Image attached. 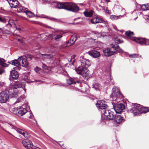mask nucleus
Instances as JSON below:
<instances>
[{
  "mask_svg": "<svg viewBox=\"0 0 149 149\" xmlns=\"http://www.w3.org/2000/svg\"><path fill=\"white\" fill-rule=\"evenodd\" d=\"M57 7L59 8H63L66 10L75 12L78 11L79 8L75 4L72 3H58Z\"/></svg>",
  "mask_w": 149,
  "mask_h": 149,
  "instance_id": "1",
  "label": "nucleus"
},
{
  "mask_svg": "<svg viewBox=\"0 0 149 149\" xmlns=\"http://www.w3.org/2000/svg\"><path fill=\"white\" fill-rule=\"evenodd\" d=\"M22 88L24 92H26V89L23 85L18 82L14 84L11 86L8 90L10 96L11 97H17L18 96V90L17 88Z\"/></svg>",
  "mask_w": 149,
  "mask_h": 149,
  "instance_id": "2",
  "label": "nucleus"
},
{
  "mask_svg": "<svg viewBox=\"0 0 149 149\" xmlns=\"http://www.w3.org/2000/svg\"><path fill=\"white\" fill-rule=\"evenodd\" d=\"M125 34L127 36L130 37L132 40L138 43L140 45H149V40L145 38L133 37H132L134 35L133 32L130 31L125 32Z\"/></svg>",
  "mask_w": 149,
  "mask_h": 149,
  "instance_id": "3",
  "label": "nucleus"
},
{
  "mask_svg": "<svg viewBox=\"0 0 149 149\" xmlns=\"http://www.w3.org/2000/svg\"><path fill=\"white\" fill-rule=\"evenodd\" d=\"M149 111L147 107H141L139 104H135L134 107H132L130 110L131 112L134 114V115H138L139 114L142 113H145Z\"/></svg>",
  "mask_w": 149,
  "mask_h": 149,
  "instance_id": "4",
  "label": "nucleus"
},
{
  "mask_svg": "<svg viewBox=\"0 0 149 149\" xmlns=\"http://www.w3.org/2000/svg\"><path fill=\"white\" fill-rule=\"evenodd\" d=\"M75 71L78 74L82 75L84 77L87 78L90 77L89 71L87 69V67H81L79 66Z\"/></svg>",
  "mask_w": 149,
  "mask_h": 149,
  "instance_id": "5",
  "label": "nucleus"
},
{
  "mask_svg": "<svg viewBox=\"0 0 149 149\" xmlns=\"http://www.w3.org/2000/svg\"><path fill=\"white\" fill-rule=\"evenodd\" d=\"M27 112L25 108L21 107L14 108L13 110V113L18 116H22Z\"/></svg>",
  "mask_w": 149,
  "mask_h": 149,
  "instance_id": "6",
  "label": "nucleus"
},
{
  "mask_svg": "<svg viewBox=\"0 0 149 149\" xmlns=\"http://www.w3.org/2000/svg\"><path fill=\"white\" fill-rule=\"evenodd\" d=\"M111 97H112V99H113L114 97L116 98L119 97L122 98L123 97L121 94L119 89L117 87H114L112 90V93L111 95Z\"/></svg>",
  "mask_w": 149,
  "mask_h": 149,
  "instance_id": "7",
  "label": "nucleus"
},
{
  "mask_svg": "<svg viewBox=\"0 0 149 149\" xmlns=\"http://www.w3.org/2000/svg\"><path fill=\"white\" fill-rule=\"evenodd\" d=\"M9 97L7 91H2L0 93V103H5L7 101Z\"/></svg>",
  "mask_w": 149,
  "mask_h": 149,
  "instance_id": "8",
  "label": "nucleus"
},
{
  "mask_svg": "<svg viewBox=\"0 0 149 149\" xmlns=\"http://www.w3.org/2000/svg\"><path fill=\"white\" fill-rule=\"evenodd\" d=\"M79 61L81 63V66H80L81 67H88L91 65L89 60L84 58L82 56H81L79 57Z\"/></svg>",
  "mask_w": 149,
  "mask_h": 149,
  "instance_id": "9",
  "label": "nucleus"
},
{
  "mask_svg": "<svg viewBox=\"0 0 149 149\" xmlns=\"http://www.w3.org/2000/svg\"><path fill=\"white\" fill-rule=\"evenodd\" d=\"M104 118L106 120H112L114 118V115L111 111L105 110L104 112Z\"/></svg>",
  "mask_w": 149,
  "mask_h": 149,
  "instance_id": "10",
  "label": "nucleus"
},
{
  "mask_svg": "<svg viewBox=\"0 0 149 149\" xmlns=\"http://www.w3.org/2000/svg\"><path fill=\"white\" fill-rule=\"evenodd\" d=\"M41 55L42 58L44 60L46 61L47 62H48L47 61L48 60L49 61H50L49 62H48L49 63H50L51 61H54L56 59L55 57L51 54H42Z\"/></svg>",
  "mask_w": 149,
  "mask_h": 149,
  "instance_id": "11",
  "label": "nucleus"
},
{
  "mask_svg": "<svg viewBox=\"0 0 149 149\" xmlns=\"http://www.w3.org/2000/svg\"><path fill=\"white\" fill-rule=\"evenodd\" d=\"M19 65L25 67H27L29 64L27 58L25 56H21L19 58Z\"/></svg>",
  "mask_w": 149,
  "mask_h": 149,
  "instance_id": "12",
  "label": "nucleus"
},
{
  "mask_svg": "<svg viewBox=\"0 0 149 149\" xmlns=\"http://www.w3.org/2000/svg\"><path fill=\"white\" fill-rule=\"evenodd\" d=\"M96 105L99 110L105 109L108 107L107 105L105 104V102L101 100L97 101Z\"/></svg>",
  "mask_w": 149,
  "mask_h": 149,
  "instance_id": "13",
  "label": "nucleus"
},
{
  "mask_svg": "<svg viewBox=\"0 0 149 149\" xmlns=\"http://www.w3.org/2000/svg\"><path fill=\"white\" fill-rule=\"evenodd\" d=\"M125 108V105L123 104H116L114 107V109L117 113H121Z\"/></svg>",
  "mask_w": 149,
  "mask_h": 149,
  "instance_id": "14",
  "label": "nucleus"
},
{
  "mask_svg": "<svg viewBox=\"0 0 149 149\" xmlns=\"http://www.w3.org/2000/svg\"><path fill=\"white\" fill-rule=\"evenodd\" d=\"M113 48H107L104 49L103 51V53L105 56H109L113 55L115 52L114 50H113Z\"/></svg>",
  "mask_w": 149,
  "mask_h": 149,
  "instance_id": "15",
  "label": "nucleus"
},
{
  "mask_svg": "<svg viewBox=\"0 0 149 149\" xmlns=\"http://www.w3.org/2000/svg\"><path fill=\"white\" fill-rule=\"evenodd\" d=\"M22 144L27 149L32 148L33 146L32 142L28 139L24 140L22 141Z\"/></svg>",
  "mask_w": 149,
  "mask_h": 149,
  "instance_id": "16",
  "label": "nucleus"
},
{
  "mask_svg": "<svg viewBox=\"0 0 149 149\" xmlns=\"http://www.w3.org/2000/svg\"><path fill=\"white\" fill-rule=\"evenodd\" d=\"M49 37L51 38L54 39L56 41H58L62 37V35L61 33H56L55 34L49 35Z\"/></svg>",
  "mask_w": 149,
  "mask_h": 149,
  "instance_id": "17",
  "label": "nucleus"
},
{
  "mask_svg": "<svg viewBox=\"0 0 149 149\" xmlns=\"http://www.w3.org/2000/svg\"><path fill=\"white\" fill-rule=\"evenodd\" d=\"M102 19L100 18L98 16L95 15L92 17L91 19V22L93 24H96L102 22Z\"/></svg>",
  "mask_w": 149,
  "mask_h": 149,
  "instance_id": "18",
  "label": "nucleus"
},
{
  "mask_svg": "<svg viewBox=\"0 0 149 149\" xmlns=\"http://www.w3.org/2000/svg\"><path fill=\"white\" fill-rule=\"evenodd\" d=\"M9 4L12 8H16L18 4L17 0H7Z\"/></svg>",
  "mask_w": 149,
  "mask_h": 149,
  "instance_id": "19",
  "label": "nucleus"
},
{
  "mask_svg": "<svg viewBox=\"0 0 149 149\" xmlns=\"http://www.w3.org/2000/svg\"><path fill=\"white\" fill-rule=\"evenodd\" d=\"M88 53L90 55L95 58L99 57L100 55V52L96 51L89 52Z\"/></svg>",
  "mask_w": 149,
  "mask_h": 149,
  "instance_id": "20",
  "label": "nucleus"
},
{
  "mask_svg": "<svg viewBox=\"0 0 149 149\" xmlns=\"http://www.w3.org/2000/svg\"><path fill=\"white\" fill-rule=\"evenodd\" d=\"M123 120V118L119 115L115 116L114 118L115 122L116 124H119L122 122Z\"/></svg>",
  "mask_w": 149,
  "mask_h": 149,
  "instance_id": "21",
  "label": "nucleus"
},
{
  "mask_svg": "<svg viewBox=\"0 0 149 149\" xmlns=\"http://www.w3.org/2000/svg\"><path fill=\"white\" fill-rule=\"evenodd\" d=\"M10 74L12 78L15 79H17L19 76L17 72L15 70H12Z\"/></svg>",
  "mask_w": 149,
  "mask_h": 149,
  "instance_id": "22",
  "label": "nucleus"
},
{
  "mask_svg": "<svg viewBox=\"0 0 149 149\" xmlns=\"http://www.w3.org/2000/svg\"><path fill=\"white\" fill-rule=\"evenodd\" d=\"M93 11L92 10L89 11L86 10L83 13L86 17H91L93 15Z\"/></svg>",
  "mask_w": 149,
  "mask_h": 149,
  "instance_id": "23",
  "label": "nucleus"
},
{
  "mask_svg": "<svg viewBox=\"0 0 149 149\" xmlns=\"http://www.w3.org/2000/svg\"><path fill=\"white\" fill-rule=\"evenodd\" d=\"M111 47L113 48V50H116L120 53L123 52V50L118 45L115 46L114 45H112Z\"/></svg>",
  "mask_w": 149,
  "mask_h": 149,
  "instance_id": "24",
  "label": "nucleus"
},
{
  "mask_svg": "<svg viewBox=\"0 0 149 149\" xmlns=\"http://www.w3.org/2000/svg\"><path fill=\"white\" fill-rule=\"evenodd\" d=\"M27 10V9L22 6H19L17 8V11L18 12H25Z\"/></svg>",
  "mask_w": 149,
  "mask_h": 149,
  "instance_id": "25",
  "label": "nucleus"
},
{
  "mask_svg": "<svg viewBox=\"0 0 149 149\" xmlns=\"http://www.w3.org/2000/svg\"><path fill=\"white\" fill-rule=\"evenodd\" d=\"M0 65L4 67L8 66V64L5 63V60L2 58H0Z\"/></svg>",
  "mask_w": 149,
  "mask_h": 149,
  "instance_id": "26",
  "label": "nucleus"
},
{
  "mask_svg": "<svg viewBox=\"0 0 149 149\" xmlns=\"http://www.w3.org/2000/svg\"><path fill=\"white\" fill-rule=\"evenodd\" d=\"M42 17L47 18L52 21H53L55 22H59L60 21V20L59 19L56 18L54 17H51L47 16H46L45 17Z\"/></svg>",
  "mask_w": 149,
  "mask_h": 149,
  "instance_id": "27",
  "label": "nucleus"
},
{
  "mask_svg": "<svg viewBox=\"0 0 149 149\" xmlns=\"http://www.w3.org/2000/svg\"><path fill=\"white\" fill-rule=\"evenodd\" d=\"M66 82L67 84L69 85L73 84L75 83L74 79L72 78L67 79L66 80Z\"/></svg>",
  "mask_w": 149,
  "mask_h": 149,
  "instance_id": "28",
  "label": "nucleus"
},
{
  "mask_svg": "<svg viewBox=\"0 0 149 149\" xmlns=\"http://www.w3.org/2000/svg\"><path fill=\"white\" fill-rule=\"evenodd\" d=\"M42 40H45L48 38H49V36L46 33H43L40 35Z\"/></svg>",
  "mask_w": 149,
  "mask_h": 149,
  "instance_id": "29",
  "label": "nucleus"
},
{
  "mask_svg": "<svg viewBox=\"0 0 149 149\" xmlns=\"http://www.w3.org/2000/svg\"><path fill=\"white\" fill-rule=\"evenodd\" d=\"M25 13L27 16L29 17H33L34 16V14L33 13L28 10H27Z\"/></svg>",
  "mask_w": 149,
  "mask_h": 149,
  "instance_id": "30",
  "label": "nucleus"
},
{
  "mask_svg": "<svg viewBox=\"0 0 149 149\" xmlns=\"http://www.w3.org/2000/svg\"><path fill=\"white\" fill-rule=\"evenodd\" d=\"M141 7L143 10H148L149 9V4H147L142 5L141 6Z\"/></svg>",
  "mask_w": 149,
  "mask_h": 149,
  "instance_id": "31",
  "label": "nucleus"
},
{
  "mask_svg": "<svg viewBox=\"0 0 149 149\" xmlns=\"http://www.w3.org/2000/svg\"><path fill=\"white\" fill-rule=\"evenodd\" d=\"M11 62V64L14 65H19V58L17 60H13Z\"/></svg>",
  "mask_w": 149,
  "mask_h": 149,
  "instance_id": "32",
  "label": "nucleus"
},
{
  "mask_svg": "<svg viewBox=\"0 0 149 149\" xmlns=\"http://www.w3.org/2000/svg\"><path fill=\"white\" fill-rule=\"evenodd\" d=\"M122 17V16L121 15L116 16L114 15H111L110 16V18L112 20H115L120 18V17Z\"/></svg>",
  "mask_w": 149,
  "mask_h": 149,
  "instance_id": "33",
  "label": "nucleus"
},
{
  "mask_svg": "<svg viewBox=\"0 0 149 149\" xmlns=\"http://www.w3.org/2000/svg\"><path fill=\"white\" fill-rule=\"evenodd\" d=\"M42 67L43 69L45 70H51V68L49 67H48L45 64L43 63H42Z\"/></svg>",
  "mask_w": 149,
  "mask_h": 149,
  "instance_id": "34",
  "label": "nucleus"
},
{
  "mask_svg": "<svg viewBox=\"0 0 149 149\" xmlns=\"http://www.w3.org/2000/svg\"><path fill=\"white\" fill-rule=\"evenodd\" d=\"M16 130L19 133L23 135L25 132L24 130L19 128H17Z\"/></svg>",
  "mask_w": 149,
  "mask_h": 149,
  "instance_id": "35",
  "label": "nucleus"
},
{
  "mask_svg": "<svg viewBox=\"0 0 149 149\" xmlns=\"http://www.w3.org/2000/svg\"><path fill=\"white\" fill-rule=\"evenodd\" d=\"M23 136H24L25 138L27 139L29 138L30 136V135L29 133L26 131H25Z\"/></svg>",
  "mask_w": 149,
  "mask_h": 149,
  "instance_id": "36",
  "label": "nucleus"
},
{
  "mask_svg": "<svg viewBox=\"0 0 149 149\" xmlns=\"http://www.w3.org/2000/svg\"><path fill=\"white\" fill-rule=\"evenodd\" d=\"M6 26H8V27H10L13 26V27H15L16 26V25L15 24L13 23H8L6 25Z\"/></svg>",
  "mask_w": 149,
  "mask_h": 149,
  "instance_id": "37",
  "label": "nucleus"
},
{
  "mask_svg": "<svg viewBox=\"0 0 149 149\" xmlns=\"http://www.w3.org/2000/svg\"><path fill=\"white\" fill-rule=\"evenodd\" d=\"M6 22V19L4 17L0 16V22L4 23Z\"/></svg>",
  "mask_w": 149,
  "mask_h": 149,
  "instance_id": "38",
  "label": "nucleus"
},
{
  "mask_svg": "<svg viewBox=\"0 0 149 149\" xmlns=\"http://www.w3.org/2000/svg\"><path fill=\"white\" fill-rule=\"evenodd\" d=\"M74 37V36H72L71 37V39L70 40V42L71 43V44L72 45V44L74 43V42L76 40V38H75V39H74L73 38Z\"/></svg>",
  "mask_w": 149,
  "mask_h": 149,
  "instance_id": "39",
  "label": "nucleus"
},
{
  "mask_svg": "<svg viewBox=\"0 0 149 149\" xmlns=\"http://www.w3.org/2000/svg\"><path fill=\"white\" fill-rule=\"evenodd\" d=\"M115 41L117 43H120L123 42V41H121L118 38H116L115 39Z\"/></svg>",
  "mask_w": 149,
  "mask_h": 149,
  "instance_id": "40",
  "label": "nucleus"
},
{
  "mask_svg": "<svg viewBox=\"0 0 149 149\" xmlns=\"http://www.w3.org/2000/svg\"><path fill=\"white\" fill-rule=\"evenodd\" d=\"M104 11L105 12V13L110 14V13L109 12L108 8L107 7H104Z\"/></svg>",
  "mask_w": 149,
  "mask_h": 149,
  "instance_id": "41",
  "label": "nucleus"
},
{
  "mask_svg": "<svg viewBox=\"0 0 149 149\" xmlns=\"http://www.w3.org/2000/svg\"><path fill=\"white\" fill-rule=\"evenodd\" d=\"M135 56H136V57H137L139 56V54H133L131 55H130L129 56L132 58H135Z\"/></svg>",
  "mask_w": 149,
  "mask_h": 149,
  "instance_id": "42",
  "label": "nucleus"
},
{
  "mask_svg": "<svg viewBox=\"0 0 149 149\" xmlns=\"http://www.w3.org/2000/svg\"><path fill=\"white\" fill-rule=\"evenodd\" d=\"M99 85L95 84L93 85V87L95 89V90H97L99 88Z\"/></svg>",
  "mask_w": 149,
  "mask_h": 149,
  "instance_id": "43",
  "label": "nucleus"
},
{
  "mask_svg": "<svg viewBox=\"0 0 149 149\" xmlns=\"http://www.w3.org/2000/svg\"><path fill=\"white\" fill-rule=\"evenodd\" d=\"M24 98V96H22L20 97L19 98H18L17 100V102H19L20 101H21V100H22Z\"/></svg>",
  "mask_w": 149,
  "mask_h": 149,
  "instance_id": "44",
  "label": "nucleus"
},
{
  "mask_svg": "<svg viewBox=\"0 0 149 149\" xmlns=\"http://www.w3.org/2000/svg\"><path fill=\"white\" fill-rule=\"evenodd\" d=\"M4 71L3 69L1 68H0V74L3 73Z\"/></svg>",
  "mask_w": 149,
  "mask_h": 149,
  "instance_id": "45",
  "label": "nucleus"
},
{
  "mask_svg": "<svg viewBox=\"0 0 149 149\" xmlns=\"http://www.w3.org/2000/svg\"><path fill=\"white\" fill-rule=\"evenodd\" d=\"M101 23H104V24H105L106 25V26H107V25L108 24L107 22V21H103V20L102 19V22H101Z\"/></svg>",
  "mask_w": 149,
  "mask_h": 149,
  "instance_id": "46",
  "label": "nucleus"
},
{
  "mask_svg": "<svg viewBox=\"0 0 149 149\" xmlns=\"http://www.w3.org/2000/svg\"><path fill=\"white\" fill-rule=\"evenodd\" d=\"M104 2H106V1L105 0H101V5H104L103 4V3Z\"/></svg>",
  "mask_w": 149,
  "mask_h": 149,
  "instance_id": "47",
  "label": "nucleus"
},
{
  "mask_svg": "<svg viewBox=\"0 0 149 149\" xmlns=\"http://www.w3.org/2000/svg\"><path fill=\"white\" fill-rule=\"evenodd\" d=\"M67 47L66 46H63L62 45L60 46V48H65L66 47Z\"/></svg>",
  "mask_w": 149,
  "mask_h": 149,
  "instance_id": "48",
  "label": "nucleus"
},
{
  "mask_svg": "<svg viewBox=\"0 0 149 149\" xmlns=\"http://www.w3.org/2000/svg\"><path fill=\"white\" fill-rule=\"evenodd\" d=\"M35 70L36 72H38V68H36L35 69Z\"/></svg>",
  "mask_w": 149,
  "mask_h": 149,
  "instance_id": "49",
  "label": "nucleus"
},
{
  "mask_svg": "<svg viewBox=\"0 0 149 149\" xmlns=\"http://www.w3.org/2000/svg\"><path fill=\"white\" fill-rule=\"evenodd\" d=\"M28 57L30 58V59H31L33 57V56H31V55H30V56H29V57Z\"/></svg>",
  "mask_w": 149,
  "mask_h": 149,
  "instance_id": "50",
  "label": "nucleus"
},
{
  "mask_svg": "<svg viewBox=\"0 0 149 149\" xmlns=\"http://www.w3.org/2000/svg\"><path fill=\"white\" fill-rule=\"evenodd\" d=\"M4 84V83L3 82L0 83V85L1 86H2Z\"/></svg>",
  "mask_w": 149,
  "mask_h": 149,
  "instance_id": "51",
  "label": "nucleus"
},
{
  "mask_svg": "<svg viewBox=\"0 0 149 149\" xmlns=\"http://www.w3.org/2000/svg\"><path fill=\"white\" fill-rule=\"evenodd\" d=\"M43 26H45V27H48V28H51L50 27L48 26H46V25H43Z\"/></svg>",
  "mask_w": 149,
  "mask_h": 149,
  "instance_id": "52",
  "label": "nucleus"
},
{
  "mask_svg": "<svg viewBox=\"0 0 149 149\" xmlns=\"http://www.w3.org/2000/svg\"><path fill=\"white\" fill-rule=\"evenodd\" d=\"M54 46L53 45L51 46V47H50V48L51 49H53V48H54Z\"/></svg>",
  "mask_w": 149,
  "mask_h": 149,
  "instance_id": "53",
  "label": "nucleus"
},
{
  "mask_svg": "<svg viewBox=\"0 0 149 149\" xmlns=\"http://www.w3.org/2000/svg\"><path fill=\"white\" fill-rule=\"evenodd\" d=\"M42 0V1H47V0Z\"/></svg>",
  "mask_w": 149,
  "mask_h": 149,
  "instance_id": "54",
  "label": "nucleus"
},
{
  "mask_svg": "<svg viewBox=\"0 0 149 149\" xmlns=\"http://www.w3.org/2000/svg\"><path fill=\"white\" fill-rule=\"evenodd\" d=\"M141 57V56H139V57Z\"/></svg>",
  "mask_w": 149,
  "mask_h": 149,
  "instance_id": "55",
  "label": "nucleus"
},
{
  "mask_svg": "<svg viewBox=\"0 0 149 149\" xmlns=\"http://www.w3.org/2000/svg\"><path fill=\"white\" fill-rule=\"evenodd\" d=\"M1 29L0 28V30H1Z\"/></svg>",
  "mask_w": 149,
  "mask_h": 149,
  "instance_id": "56",
  "label": "nucleus"
}]
</instances>
